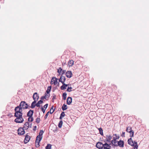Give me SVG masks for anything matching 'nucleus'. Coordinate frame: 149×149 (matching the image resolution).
Here are the masks:
<instances>
[{
	"label": "nucleus",
	"mask_w": 149,
	"mask_h": 149,
	"mask_svg": "<svg viewBox=\"0 0 149 149\" xmlns=\"http://www.w3.org/2000/svg\"><path fill=\"white\" fill-rule=\"evenodd\" d=\"M28 104L24 101H22L19 104V110L20 109H26L28 108Z\"/></svg>",
	"instance_id": "1"
},
{
	"label": "nucleus",
	"mask_w": 149,
	"mask_h": 149,
	"mask_svg": "<svg viewBox=\"0 0 149 149\" xmlns=\"http://www.w3.org/2000/svg\"><path fill=\"white\" fill-rule=\"evenodd\" d=\"M19 109V106H17L15 109V116L17 117V118L15 120V122L17 123H19V116H17L19 115V110H17L18 109Z\"/></svg>",
	"instance_id": "2"
},
{
	"label": "nucleus",
	"mask_w": 149,
	"mask_h": 149,
	"mask_svg": "<svg viewBox=\"0 0 149 149\" xmlns=\"http://www.w3.org/2000/svg\"><path fill=\"white\" fill-rule=\"evenodd\" d=\"M119 138V136L117 137V138L113 137V139L111 141V143L114 146H117V144L118 141H116V139H118Z\"/></svg>",
	"instance_id": "3"
},
{
	"label": "nucleus",
	"mask_w": 149,
	"mask_h": 149,
	"mask_svg": "<svg viewBox=\"0 0 149 149\" xmlns=\"http://www.w3.org/2000/svg\"><path fill=\"white\" fill-rule=\"evenodd\" d=\"M58 79L55 77H52L51 79V84H54V85H56L57 83Z\"/></svg>",
	"instance_id": "4"
},
{
	"label": "nucleus",
	"mask_w": 149,
	"mask_h": 149,
	"mask_svg": "<svg viewBox=\"0 0 149 149\" xmlns=\"http://www.w3.org/2000/svg\"><path fill=\"white\" fill-rule=\"evenodd\" d=\"M33 98L34 101H37L38 100L39 97L37 93H35L33 94Z\"/></svg>",
	"instance_id": "5"
},
{
	"label": "nucleus",
	"mask_w": 149,
	"mask_h": 149,
	"mask_svg": "<svg viewBox=\"0 0 149 149\" xmlns=\"http://www.w3.org/2000/svg\"><path fill=\"white\" fill-rule=\"evenodd\" d=\"M103 144L100 142H98L96 144V147L99 149H102L103 148Z\"/></svg>",
	"instance_id": "6"
},
{
	"label": "nucleus",
	"mask_w": 149,
	"mask_h": 149,
	"mask_svg": "<svg viewBox=\"0 0 149 149\" xmlns=\"http://www.w3.org/2000/svg\"><path fill=\"white\" fill-rule=\"evenodd\" d=\"M30 139V137L28 135H26L25 136V138L24 140V143L25 144L27 143L29 141Z\"/></svg>",
	"instance_id": "7"
},
{
	"label": "nucleus",
	"mask_w": 149,
	"mask_h": 149,
	"mask_svg": "<svg viewBox=\"0 0 149 149\" xmlns=\"http://www.w3.org/2000/svg\"><path fill=\"white\" fill-rule=\"evenodd\" d=\"M117 144V146H119L120 147H123L124 146V141H123L120 140L119 141H118Z\"/></svg>",
	"instance_id": "8"
},
{
	"label": "nucleus",
	"mask_w": 149,
	"mask_h": 149,
	"mask_svg": "<svg viewBox=\"0 0 149 149\" xmlns=\"http://www.w3.org/2000/svg\"><path fill=\"white\" fill-rule=\"evenodd\" d=\"M72 73L71 71H68L66 73V76L68 77L69 78H71L72 76Z\"/></svg>",
	"instance_id": "9"
},
{
	"label": "nucleus",
	"mask_w": 149,
	"mask_h": 149,
	"mask_svg": "<svg viewBox=\"0 0 149 149\" xmlns=\"http://www.w3.org/2000/svg\"><path fill=\"white\" fill-rule=\"evenodd\" d=\"M111 146L109 144L106 143L103 144V148L106 149H110Z\"/></svg>",
	"instance_id": "10"
},
{
	"label": "nucleus",
	"mask_w": 149,
	"mask_h": 149,
	"mask_svg": "<svg viewBox=\"0 0 149 149\" xmlns=\"http://www.w3.org/2000/svg\"><path fill=\"white\" fill-rule=\"evenodd\" d=\"M128 143L129 144L132 146H134V143L132 139L130 138L128 140Z\"/></svg>",
	"instance_id": "11"
},
{
	"label": "nucleus",
	"mask_w": 149,
	"mask_h": 149,
	"mask_svg": "<svg viewBox=\"0 0 149 149\" xmlns=\"http://www.w3.org/2000/svg\"><path fill=\"white\" fill-rule=\"evenodd\" d=\"M72 99L71 97H69L67 99V104L68 105H70L72 103Z\"/></svg>",
	"instance_id": "12"
},
{
	"label": "nucleus",
	"mask_w": 149,
	"mask_h": 149,
	"mask_svg": "<svg viewBox=\"0 0 149 149\" xmlns=\"http://www.w3.org/2000/svg\"><path fill=\"white\" fill-rule=\"evenodd\" d=\"M33 113V110H30L27 113V116L28 117L32 116Z\"/></svg>",
	"instance_id": "13"
},
{
	"label": "nucleus",
	"mask_w": 149,
	"mask_h": 149,
	"mask_svg": "<svg viewBox=\"0 0 149 149\" xmlns=\"http://www.w3.org/2000/svg\"><path fill=\"white\" fill-rule=\"evenodd\" d=\"M42 136H40V135H38L36 138V142H40L41 140H42Z\"/></svg>",
	"instance_id": "14"
},
{
	"label": "nucleus",
	"mask_w": 149,
	"mask_h": 149,
	"mask_svg": "<svg viewBox=\"0 0 149 149\" xmlns=\"http://www.w3.org/2000/svg\"><path fill=\"white\" fill-rule=\"evenodd\" d=\"M63 85L61 86V89L62 90H65L66 89V87L68 86V84H65L64 83H63Z\"/></svg>",
	"instance_id": "15"
},
{
	"label": "nucleus",
	"mask_w": 149,
	"mask_h": 149,
	"mask_svg": "<svg viewBox=\"0 0 149 149\" xmlns=\"http://www.w3.org/2000/svg\"><path fill=\"white\" fill-rule=\"evenodd\" d=\"M29 122H26V123H25L24 125V126L23 127L24 128L25 130H27L29 128Z\"/></svg>",
	"instance_id": "16"
},
{
	"label": "nucleus",
	"mask_w": 149,
	"mask_h": 149,
	"mask_svg": "<svg viewBox=\"0 0 149 149\" xmlns=\"http://www.w3.org/2000/svg\"><path fill=\"white\" fill-rule=\"evenodd\" d=\"M107 142H110L111 139L112 138V137L111 135H107Z\"/></svg>",
	"instance_id": "17"
},
{
	"label": "nucleus",
	"mask_w": 149,
	"mask_h": 149,
	"mask_svg": "<svg viewBox=\"0 0 149 149\" xmlns=\"http://www.w3.org/2000/svg\"><path fill=\"white\" fill-rule=\"evenodd\" d=\"M21 131V132H19V135H22L25 133V131L23 129H22V127L19 128V131Z\"/></svg>",
	"instance_id": "18"
},
{
	"label": "nucleus",
	"mask_w": 149,
	"mask_h": 149,
	"mask_svg": "<svg viewBox=\"0 0 149 149\" xmlns=\"http://www.w3.org/2000/svg\"><path fill=\"white\" fill-rule=\"evenodd\" d=\"M43 103V101L42 100H40L38 101L37 103L36 104V105L37 107H40V104H41Z\"/></svg>",
	"instance_id": "19"
},
{
	"label": "nucleus",
	"mask_w": 149,
	"mask_h": 149,
	"mask_svg": "<svg viewBox=\"0 0 149 149\" xmlns=\"http://www.w3.org/2000/svg\"><path fill=\"white\" fill-rule=\"evenodd\" d=\"M74 64V61L72 60L69 61L68 62V65L69 67L72 66Z\"/></svg>",
	"instance_id": "20"
},
{
	"label": "nucleus",
	"mask_w": 149,
	"mask_h": 149,
	"mask_svg": "<svg viewBox=\"0 0 149 149\" xmlns=\"http://www.w3.org/2000/svg\"><path fill=\"white\" fill-rule=\"evenodd\" d=\"M36 101H34L31 103V107L33 109V108H34L36 106V104H35V103L36 102Z\"/></svg>",
	"instance_id": "21"
},
{
	"label": "nucleus",
	"mask_w": 149,
	"mask_h": 149,
	"mask_svg": "<svg viewBox=\"0 0 149 149\" xmlns=\"http://www.w3.org/2000/svg\"><path fill=\"white\" fill-rule=\"evenodd\" d=\"M68 108L67 107V106L65 104H64L62 107V110L63 111H65Z\"/></svg>",
	"instance_id": "22"
},
{
	"label": "nucleus",
	"mask_w": 149,
	"mask_h": 149,
	"mask_svg": "<svg viewBox=\"0 0 149 149\" xmlns=\"http://www.w3.org/2000/svg\"><path fill=\"white\" fill-rule=\"evenodd\" d=\"M63 123L62 120H61L60 121L58 125V126L59 128H61V127Z\"/></svg>",
	"instance_id": "23"
},
{
	"label": "nucleus",
	"mask_w": 149,
	"mask_h": 149,
	"mask_svg": "<svg viewBox=\"0 0 149 149\" xmlns=\"http://www.w3.org/2000/svg\"><path fill=\"white\" fill-rule=\"evenodd\" d=\"M130 133V136L131 137H133L134 136V132L132 130L131 131L129 132Z\"/></svg>",
	"instance_id": "24"
},
{
	"label": "nucleus",
	"mask_w": 149,
	"mask_h": 149,
	"mask_svg": "<svg viewBox=\"0 0 149 149\" xmlns=\"http://www.w3.org/2000/svg\"><path fill=\"white\" fill-rule=\"evenodd\" d=\"M132 130V128L130 127H127L126 128V131L129 132Z\"/></svg>",
	"instance_id": "25"
},
{
	"label": "nucleus",
	"mask_w": 149,
	"mask_h": 149,
	"mask_svg": "<svg viewBox=\"0 0 149 149\" xmlns=\"http://www.w3.org/2000/svg\"><path fill=\"white\" fill-rule=\"evenodd\" d=\"M28 121L29 122H32L33 121V119L32 116L29 117Z\"/></svg>",
	"instance_id": "26"
},
{
	"label": "nucleus",
	"mask_w": 149,
	"mask_h": 149,
	"mask_svg": "<svg viewBox=\"0 0 149 149\" xmlns=\"http://www.w3.org/2000/svg\"><path fill=\"white\" fill-rule=\"evenodd\" d=\"M100 134L102 135H103V130L101 127H100L98 129Z\"/></svg>",
	"instance_id": "27"
},
{
	"label": "nucleus",
	"mask_w": 149,
	"mask_h": 149,
	"mask_svg": "<svg viewBox=\"0 0 149 149\" xmlns=\"http://www.w3.org/2000/svg\"><path fill=\"white\" fill-rule=\"evenodd\" d=\"M62 96L63 100H65L66 98L67 93L65 92L63 93V94Z\"/></svg>",
	"instance_id": "28"
},
{
	"label": "nucleus",
	"mask_w": 149,
	"mask_h": 149,
	"mask_svg": "<svg viewBox=\"0 0 149 149\" xmlns=\"http://www.w3.org/2000/svg\"><path fill=\"white\" fill-rule=\"evenodd\" d=\"M55 109H53V106H52L51 109H50V113L51 114H52L54 111V110Z\"/></svg>",
	"instance_id": "29"
},
{
	"label": "nucleus",
	"mask_w": 149,
	"mask_h": 149,
	"mask_svg": "<svg viewBox=\"0 0 149 149\" xmlns=\"http://www.w3.org/2000/svg\"><path fill=\"white\" fill-rule=\"evenodd\" d=\"M51 145L50 144H48L45 147L46 149H51Z\"/></svg>",
	"instance_id": "30"
},
{
	"label": "nucleus",
	"mask_w": 149,
	"mask_h": 149,
	"mask_svg": "<svg viewBox=\"0 0 149 149\" xmlns=\"http://www.w3.org/2000/svg\"><path fill=\"white\" fill-rule=\"evenodd\" d=\"M44 132V131L43 130H40L39 133L38 135H40V136H42V135Z\"/></svg>",
	"instance_id": "31"
},
{
	"label": "nucleus",
	"mask_w": 149,
	"mask_h": 149,
	"mask_svg": "<svg viewBox=\"0 0 149 149\" xmlns=\"http://www.w3.org/2000/svg\"><path fill=\"white\" fill-rule=\"evenodd\" d=\"M40 142H36L35 141V144H36V148H38L39 146V143Z\"/></svg>",
	"instance_id": "32"
},
{
	"label": "nucleus",
	"mask_w": 149,
	"mask_h": 149,
	"mask_svg": "<svg viewBox=\"0 0 149 149\" xmlns=\"http://www.w3.org/2000/svg\"><path fill=\"white\" fill-rule=\"evenodd\" d=\"M72 88L71 87H68L67 89V91L68 92H70L72 91L71 89Z\"/></svg>",
	"instance_id": "33"
},
{
	"label": "nucleus",
	"mask_w": 149,
	"mask_h": 149,
	"mask_svg": "<svg viewBox=\"0 0 149 149\" xmlns=\"http://www.w3.org/2000/svg\"><path fill=\"white\" fill-rule=\"evenodd\" d=\"M61 77L62 79V80L64 81V82L66 80L65 77L64 76H61Z\"/></svg>",
	"instance_id": "34"
},
{
	"label": "nucleus",
	"mask_w": 149,
	"mask_h": 149,
	"mask_svg": "<svg viewBox=\"0 0 149 149\" xmlns=\"http://www.w3.org/2000/svg\"><path fill=\"white\" fill-rule=\"evenodd\" d=\"M40 118H37L36 119V122L37 123H40Z\"/></svg>",
	"instance_id": "35"
},
{
	"label": "nucleus",
	"mask_w": 149,
	"mask_h": 149,
	"mask_svg": "<svg viewBox=\"0 0 149 149\" xmlns=\"http://www.w3.org/2000/svg\"><path fill=\"white\" fill-rule=\"evenodd\" d=\"M62 71V69L61 68H60L59 70H58L57 72L59 73V74H60Z\"/></svg>",
	"instance_id": "36"
},
{
	"label": "nucleus",
	"mask_w": 149,
	"mask_h": 149,
	"mask_svg": "<svg viewBox=\"0 0 149 149\" xmlns=\"http://www.w3.org/2000/svg\"><path fill=\"white\" fill-rule=\"evenodd\" d=\"M50 96V94H46L45 95V98L46 99L47 98H48Z\"/></svg>",
	"instance_id": "37"
},
{
	"label": "nucleus",
	"mask_w": 149,
	"mask_h": 149,
	"mask_svg": "<svg viewBox=\"0 0 149 149\" xmlns=\"http://www.w3.org/2000/svg\"><path fill=\"white\" fill-rule=\"evenodd\" d=\"M23 121V119L22 117H20L19 120V123H22Z\"/></svg>",
	"instance_id": "38"
},
{
	"label": "nucleus",
	"mask_w": 149,
	"mask_h": 149,
	"mask_svg": "<svg viewBox=\"0 0 149 149\" xmlns=\"http://www.w3.org/2000/svg\"><path fill=\"white\" fill-rule=\"evenodd\" d=\"M49 113V111L47 112V113L45 115V116L44 118L45 119H46L47 118Z\"/></svg>",
	"instance_id": "39"
},
{
	"label": "nucleus",
	"mask_w": 149,
	"mask_h": 149,
	"mask_svg": "<svg viewBox=\"0 0 149 149\" xmlns=\"http://www.w3.org/2000/svg\"><path fill=\"white\" fill-rule=\"evenodd\" d=\"M65 116V114L64 112H62L60 115V116H61L63 117H64Z\"/></svg>",
	"instance_id": "40"
},
{
	"label": "nucleus",
	"mask_w": 149,
	"mask_h": 149,
	"mask_svg": "<svg viewBox=\"0 0 149 149\" xmlns=\"http://www.w3.org/2000/svg\"><path fill=\"white\" fill-rule=\"evenodd\" d=\"M42 111L43 112V113H44L45 111V110H46V109H44L42 107L41 108Z\"/></svg>",
	"instance_id": "41"
},
{
	"label": "nucleus",
	"mask_w": 149,
	"mask_h": 149,
	"mask_svg": "<svg viewBox=\"0 0 149 149\" xmlns=\"http://www.w3.org/2000/svg\"><path fill=\"white\" fill-rule=\"evenodd\" d=\"M59 82H61L62 84H63V83H64V81L62 80V79H61V77L59 79Z\"/></svg>",
	"instance_id": "42"
},
{
	"label": "nucleus",
	"mask_w": 149,
	"mask_h": 149,
	"mask_svg": "<svg viewBox=\"0 0 149 149\" xmlns=\"http://www.w3.org/2000/svg\"><path fill=\"white\" fill-rule=\"evenodd\" d=\"M50 91H51L50 90H49V88H48L47 90V91H46L47 94H49V93H50Z\"/></svg>",
	"instance_id": "43"
},
{
	"label": "nucleus",
	"mask_w": 149,
	"mask_h": 149,
	"mask_svg": "<svg viewBox=\"0 0 149 149\" xmlns=\"http://www.w3.org/2000/svg\"><path fill=\"white\" fill-rule=\"evenodd\" d=\"M19 120H20V117H22V113H20V110H19Z\"/></svg>",
	"instance_id": "44"
},
{
	"label": "nucleus",
	"mask_w": 149,
	"mask_h": 149,
	"mask_svg": "<svg viewBox=\"0 0 149 149\" xmlns=\"http://www.w3.org/2000/svg\"><path fill=\"white\" fill-rule=\"evenodd\" d=\"M37 128L36 126H35L33 127V130L34 131H35L36 130V129Z\"/></svg>",
	"instance_id": "45"
},
{
	"label": "nucleus",
	"mask_w": 149,
	"mask_h": 149,
	"mask_svg": "<svg viewBox=\"0 0 149 149\" xmlns=\"http://www.w3.org/2000/svg\"><path fill=\"white\" fill-rule=\"evenodd\" d=\"M48 104H45L44 106V108H45V109H46L47 108V107H48Z\"/></svg>",
	"instance_id": "46"
},
{
	"label": "nucleus",
	"mask_w": 149,
	"mask_h": 149,
	"mask_svg": "<svg viewBox=\"0 0 149 149\" xmlns=\"http://www.w3.org/2000/svg\"><path fill=\"white\" fill-rule=\"evenodd\" d=\"M138 148V145H135L134 146V149H137Z\"/></svg>",
	"instance_id": "47"
},
{
	"label": "nucleus",
	"mask_w": 149,
	"mask_h": 149,
	"mask_svg": "<svg viewBox=\"0 0 149 149\" xmlns=\"http://www.w3.org/2000/svg\"><path fill=\"white\" fill-rule=\"evenodd\" d=\"M45 97V96H42L41 97V99L42 100H43L44 99H47Z\"/></svg>",
	"instance_id": "48"
},
{
	"label": "nucleus",
	"mask_w": 149,
	"mask_h": 149,
	"mask_svg": "<svg viewBox=\"0 0 149 149\" xmlns=\"http://www.w3.org/2000/svg\"><path fill=\"white\" fill-rule=\"evenodd\" d=\"M125 132H123L122 133L121 136L123 137H125Z\"/></svg>",
	"instance_id": "49"
},
{
	"label": "nucleus",
	"mask_w": 149,
	"mask_h": 149,
	"mask_svg": "<svg viewBox=\"0 0 149 149\" xmlns=\"http://www.w3.org/2000/svg\"><path fill=\"white\" fill-rule=\"evenodd\" d=\"M32 123H29V128H31L32 127Z\"/></svg>",
	"instance_id": "50"
},
{
	"label": "nucleus",
	"mask_w": 149,
	"mask_h": 149,
	"mask_svg": "<svg viewBox=\"0 0 149 149\" xmlns=\"http://www.w3.org/2000/svg\"><path fill=\"white\" fill-rule=\"evenodd\" d=\"M55 98H56V96H53V97L52 99V100H54V99H55Z\"/></svg>",
	"instance_id": "51"
},
{
	"label": "nucleus",
	"mask_w": 149,
	"mask_h": 149,
	"mask_svg": "<svg viewBox=\"0 0 149 149\" xmlns=\"http://www.w3.org/2000/svg\"><path fill=\"white\" fill-rule=\"evenodd\" d=\"M51 88H52L51 86H49L48 87V88H49V90H51Z\"/></svg>",
	"instance_id": "52"
},
{
	"label": "nucleus",
	"mask_w": 149,
	"mask_h": 149,
	"mask_svg": "<svg viewBox=\"0 0 149 149\" xmlns=\"http://www.w3.org/2000/svg\"><path fill=\"white\" fill-rule=\"evenodd\" d=\"M113 136H116V137H115V138H117V137H118V136H117V134H113Z\"/></svg>",
	"instance_id": "53"
},
{
	"label": "nucleus",
	"mask_w": 149,
	"mask_h": 149,
	"mask_svg": "<svg viewBox=\"0 0 149 149\" xmlns=\"http://www.w3.org/2000/svg\"><path fill=\"white\" fill-rule=\"evenodd\" d=\"M134 143L135 144V145H137V142L134 141Z\"/></svg>",
	"instance_id": "54"
},
{
	"label": "nucleus",
	"mask_w": 149,
	"mask_h": 149,
	"mask_svg": "<svg viewBox=\"0 0 149 149\" xmlns=\"http://www.w3.org/2000/svg\"><path fill=\"white\" fill-rule=\"evenodd\" d=\"M63 117H62L61 116H60V117H59V119H62V118H63Z\"/></svg>",
	"instance_id": "55"
},
{
	"label": "nucleus",
	"mask_w": 149,
	"mask_h": 149,
	"mask_svg": "<svg viewBox=\"0 0 149 149\" xmlns=\"http://www.w3.org/2000/svg\"><path fill=\"white\" fill-rule=\"evenodd\" d=\"M17 133L19 135V129L17 130Z\"/></svg>",
	"instance_id": "56"
}]
</instances>
